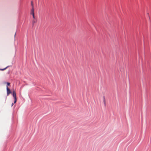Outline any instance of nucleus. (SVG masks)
Returning a JSON list of instances; mask_svg holds the SVG:
<instances>
[{
  "mask_svg": "<svg viewBox=\"0 0 151 151\" xmlns=\"http://www.w3.org/2000/svg\"><path fill=\"white\" fill-rule=\"evenodd\" d=\"M13 96L14 99V103H15L17 102V98L16 96V93L15 91H13Z\"/></svg>",
  "mask_w": 151,
  "mask_h": 151,
  "instance_id": "nucleus-1",
  "label": "nucleus"
},
{
  "mask_svg": "<svg viewBox=\"0 0 151 151\" xmlns=\"http://www.w3.org/2000/svg\"><path fill=\"white\" fill-rule=\"evenodd\" d=\"M6 90H7V96H9V95L11 93V92L10 89L8 87H6Z\"/></svg>",
  "mask_w": 151,
  "mask_h": 151,
  "instance_id": "nucleus-2",
  "label": "nucleus"
},
{
  "mask_svg": "<svg viewBox=\"0 0 151 151\" xmlns=\"http://www.w3.org/2000/svg\"><path fill=\"white\" fill-rule=\"evenodd\" d=\"M34 8H32V9L31 10V13H30V14H34Z\"/></svg>",
  "mask_w": 151,
  "mask_h": 151,
  "instance_id": "nucleus-3",
  "label": "nucleus"
},
{
  "mask_svg": "<svg viewBox=\"0 0 151 151\" xmlns=\"http://www.w3.org/2000/svg\"><path fill=\"white\" fill-rule=\"evenodd\" d=\"M103 102H104V105H106V100H105V96L103 97Z\"/></svg>",
  "mask_w": 151,
  "mask_h": 151,
  "instance_id": "nucleus-4",
  "label": "nucleus"
},
{
  "mask_svg": "<svg viewBox=\"0 0 151 151\" xmlns=\"http://www.w3.org/2000/svg\"><path fill=\"white\" fill-rule=\"evenodd\" d=\"M31 6H32V8H34V5H33V1H31Z\"/></svg>",
  "mask_w": 151,
  "mask_h": 151,
  "instance_id": "nucleus-5",
  "label": "nucleus"
},
{
  "mask_svg": "<svg viewBox=\"0 0 151 151\" xmlns=\"http://www.w3.org/2000/svg\"><path fill=\"white\" fill-rule=\"evenodd\" d=\"M8 66H7L6 67V68H4V69H0V70H5L6 69L7 67H8Z\"/></svg>",
  "mask_w": 151,
  "mask_h": 151,
  "instance_id": "nucleus-6",
  "label": "nucleus"
},
{
  "mask_svg": "<svg viewBox=\"0 0 151 151\" xmlns=\"http://www.w3.org/2000/svg\"><path fill=\"white\" fill-rule=\"evenodd\" d=\"M7 86H10V83L9 82L7 83Z\"/></svg>",
  "mask_w": 151,
  "mask_h": 151,
  "instance_id": "nucleus-7",
  "label": "nucleus"
},
{
  "mask_svg": "<svg viewBox=\"0 0 151 151\" xmlns=\"http://www.w3.org/2000/svg\"><path fill=\"white\" fill-rule=\"evenodd\" d=\"M32 16H33V18L34 19V18H35V17L34 14H32Z\"/></svg>",
  "mask_w": 151,
  "mask_h": 151,
  "instance_id": "nucleus-8",
  "label": "nucleus"
},
{
  "mask_svg": "<svg viewBox=\"0 0 151 151\" xmlns=\"http://www.w3.org/2000/svg\"><path fill=\"white\" fill-rule=\"evenodd\" d=\"M35 21H33V22H32V23H33V24H34V23H35Z\"/></svg>",
  "mask_w": 151,
  "mask_h": 151,
  "instance_id": "nucleus-9",
  "label": "nucleus"
},
{
  "mask_svg": "<svg viewBox=\"0 0 151 151\" xmlns=\"http://www.w3.org/2000/svg\"><path fill=\"white\" fill-rule=\"evenodd\" d=\"M14 104L13 103H12V106Z\"/></svg>",
  "mask_w": 151,
  "mask_h": 151,
  "instance_id": "nucleus-10",
  "label": "nucleus"
}]
</instances>
